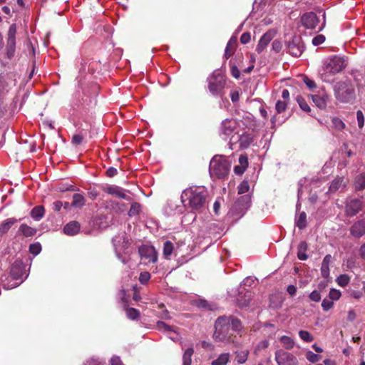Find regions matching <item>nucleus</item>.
I'll use <instances>...</instances> for the list:
<instances>
[{
	"mask_svg": "<svg viewBox=\"0 0 365 365\" xmlns=\"http://www.w3.org/2000/svg\"><path fill=\"white\" fill-rule=\"evenodd\" d=\"M331 128L341 131L345 128V124L340 118L334 117L331 118Z\"/></svg>",
	"mask_w": 365,
	"mask_h": 365,
	"instance_id": "f704fd0d",
	"label": "nucleus"
},
{
	"mask_svg": "<svg viewBox=\"0 0 365 365\" xmlns=\"http://www.w3.org/2000/svg\"><path fill=\"white\" fill-rule=\"evenodd\" d=\"M251 299L250 293L246 294L245 296V299H238V303L240 307H246L250 303Z\"/></svg>",
	"mask_w": 365,
	"mask_h": 365,
	"instance_id": "4d7b16f0",
	"label": "nucleus"
},
{
	"mask_svg": "<svg viewBox=\"0 0 365 365\" xmlns=\"http://www.w3.org/2000/svg\"><path fill=\"white\" fill-rule=\"evenodd\" d=\"M110 365H123L120 358L117 356H113L110 361Z\"/></svg>",
	"mask_w": 365,
	"mask_h": 365,
	"instance_id": "338daca9",
	"label": "nucleus"
},
{
	"mask_svg": "<svg viewBox=\"0 0 365 365\" xmlns=\"http://www.w3.org/2000/svg\"><path fill=\"white\" fill-rule=\"evenodd\" d=\"M231 74L235 78H239L240 76V71L236 66L231 67Z\"/></svg>",
	"mask_w": 365,
	"mask_h": 365,
	"instance_id": "774afa93",
	"label": "nucleus"
},
{
	"mask_svg": "<svg viewBox=\"0 0 365 365\" xmlns=\"http://www.w3.org/2000/svg\"><path fill=\"white\" fill-rule=\"evenodd\" d=\"M272 47L275 52L278 53L281 51L282 45L281 41L278 40H274L272 43Z\"/></svg>",
	"mask_w": 365,
	"mask_h": 365,
	"instance_id": "680f3d73",
	"label": "nucleus"
},
{
	"mask_svg": "<svg viewBox=\"0 0 365 365\" xmlns=\"http://www.w3.org/2000/svg\"><path fill=\"white\" fill-rule=\"evenodd\" d=\"M240 145L242 148H248L253 142V138L250 134H242L238 139Z\"/></svg>",
	"mask_w": 365,
	"mask_h": 365,
	"instance_id": "bb28decb",
	"label": "nucleus"
},
{
	"mask_svg": "<svg viewBox=\"0 0 365 365\" xmlns=\"http://www.w3.org/2000/svg\"><path fill=\"white\" fill-rule=\"evenodd\" d=\"M83 365H103L98 359L91 358L87 359Z\"/></svg>",
	"mask_w": 365,
	"mask_h": 365,
	"instance_id": "69168bd1",
	"label": "nucleus"
},
{
	"mask_svg": "<svg viewBox=\"0 0 365 365\" xmlns=\"http://www.w3.org/2000/svg\"><path fill=\"white\" fill-rule=\"evenodd\" d=\"M305 46L302 38L294 36L287 43V52L294 57H299L304 52Z\"/></svg>",
	"mask_w": 365,
	"mask_h": 365,
	"instance_id": "6e6552de",
	"label": "nucleus"
},
{
	"mask_svg": "<svg viewBox=\"0 0 365 365\" xmlns=\"http://www.w3.org/2000/svg\"><path fill=\"white\" fill-rule=\"evenodd\" d=\"M86 203V199L84 196L81 194H74L73 196V201L71 202V206L76 208H81L84 206Z\"/></svg>",
	"mask_w": 365,
	"mask_h": 365,
	"instance_id": "cd10ccee",
	"label": "nucleus"
},
{
	"mask_svg": "<svg viewBox=\"0 0 365 365\" xmlns=\"http://www.w3.org/2000/svg\"><path fill=\"white\" fill-rule=\"evenodd\" d=\"M227 319H229V327L234 331H237L240 333L242 330V326L240 319L232 317L229 316L227 317Z\"/></svg>",
	"mask_w": 365,
	"mask_h": 365,
	"instance_id": "5701e85b",
	"label": "nucleus"
},
{
	"mask_svg": "<svg viewBox=\"0 0 365 365\" xmlns=\"http://www.w3.org/2000/svg\"><path fill=\"white\" fill-rule=\"evenodd\" d=\"M16 222V219L14 217L8 218L6 220L3 221L0 224V237L6 234L12 227V225Z\"/></svg>",
	"mask_w": 365,
	"mask_h": 365,
	"instance_id": "4be33fe9",
	"label": "nucleus"
},
{
	"mask_svg": "<svg viewBox=\"0 0 365 365\" xmlns=\"http://www.w3.org/2000/svg\"><path fill=\"white\" fill-rule=\"evenodd\" d=\"M346 181L344 177H336L330 184L329 192H341L346 187Z\"/></svg>",
	"mask_w": 365,
	"mask_h": 365,
	"instance_id": "6ab92c4d",
	"label": "nucleus"
},
{
	"mask_svg": "<svg viewBox=\"0 0 365 365\" xmlns=\"http://www.w3.org/2000/svg\"><path fill=\"white\" fill-rule=\"evenodd\" d=\"M45 214L44 207L43 206H36L34 207L31 212V217L36 221H39L43 218Z\"/></svg>",
	"mask_w": 365,
	"mask_h": 365,
	"instance_id": "a878e982",
	"label": "nucleus"
},
{
	"mask_svg": "<svg viewBox=\"0 0 365 365\" xmlns=\"http://www.w3.org/2000/svg\"><path fill=\"white\" fill-rule=\"evenodd\" d=\"M208 89L210 93L215 96L223 98L225 91L226 80L219 70H215L207 79Z\"/></svg>",
	"mask_w": 365,
	"mask_h": 365,
	"instance_id": "7ed1b4c3",
	"label": "nucleus"
},
{
	"mask_svg": "<svg viewBox=\"0 0 365 365\" xmlns=\"http://www.w3.org/2000/svg\"><path fill=\"white\" fill-rule=\"evenodd\" d=\"M215 329L213 338L215 341L225 344L233 341L230 333L229 319H227L226 316L220 317L217 319Z\"/></svg>",
	"mask_w": 365,
	"mask_h": 365,
	"instance_id": "20e7f679",
	"label": "nucleus"
},
{
	"mask_svg": "<svg viewBox=\"0 0 365 365\" xmlns=\"http://www.w3.org/2000/svg\"><path fill=\"white\" fill-rule=\"evenodd\" d=\"M83 137L81 134H76L72 138L73 144L77 145H80L83 141Z\"/></svg>",
	"mask_w": 365,
	"mask_h": 365,
	"instance_id": "e2e57ef3",
	"label": "nucleus"
},
{
	"mask_svg": "<svg viewBox=\"0 0 365 365\" xmlns=\"http://www.w3.org/2000/svg\"><path fill=\"white\" fill-rule=\"evenodd\" d=\"M269 346V341L267 340L260 341L254 349V354H258L261 351L264 350Z\"/></svg>",
	"mask_w": 365,
	"mask_h": 365,
	"instance_id": "4c0bfd02",
	"label": "nucleus"
},
{
	"mask_svg": "<svg viewBox=\"0 0 365 365\" xmlns=\"http://www.w3.org/2000/svg\"><path fill=\"white\" fill-rule=\"evenodd\" d=\"M81 225L77 221H71L63 227V232L69 236H73L80 231Z\"/></svg>",
	"mask_w": 365,
	"mask_h": 365,
	"instance_id": "aec40b11",
	"label": "nucleus"
},
{
	"mask_svg": "<svg viewBox=\"0 0 365 365\" xmlns=\"http://www.w3.org/2000/svg\"><path fill=\"white\" fill-rule=\"evenodd\" d=\"M230 359L229 353L221 354L216 359L211 362V365H226Z\"/></svg>",
	"mask_w": 365,
	"mask_h": 365,
	"instance_id": "c85d7f7f",
	"label": "nucleus"
},
{
	"mask_svg": "<svg viewBox=\"0 0 365 365\" xmlns=\"http://www.w3.org/2000/svg\"><path fill=\"white\" fill-rule=\"evenodd\" d=\"M306 357L310 362L314 363L319 361V356L309 351L307 353Z\"/></svg>",
	"mask_w": 365,
	"mask_h": 365,
	"instance_id": "864d4df0",
	"label": "nucleus"
},
{
	"mask_svg": "<svg viewBox=\"0 0 365 365\" xmlns=\"http://www.w3.org/2000/svg\"><path fill=\"white\" fill-rule=\"evenodd\" d=\"M41 251V245L38 242L32 243L29 246V252L34 255H38Z\"/></svg>",
	"mask_w": 365,
	"mask_h": 365,
	"instance_id": "a18cd8bd",
	"label": "nucleus"
},
{
	"mask_svg": "<svg viewBox=\"0 0 365 365\" xmlns=\"http://www.w3.org/2000/svg\"><path fill=\"white\" fill-rule=\"evenodd\" d=\"M98 195L99 192L95 187H90L88 188V196L91 200H95L98 196Z\"/></svg>",
	"mask_w": 365,
	"mask_h": 365,
	"instance_id": "6e6d98bb",
	"label": "nucleus"
},
{
	"mask_svg": "<svg viewBox=\"0 0 365 365\" xmlns=\"http://www.w3.org/2000/svg\"><path fill=\"white\" fill-rule=\"evenodd\" d=\"M287 107V102L282 100H278L275 105V109L277 113H282V112H284L286 110Z\"/></svg>",
	"mask_w": 365,
	"mask_h": 365,
	"instance_id": "c03bdc74",
	"label": "nucleus"
},
{
	"mask_svg": "<svg viewBox=\"0 0 365 365\" xmlns=\"http://www.w3.org/2000/svg\"><path fill=\"white\" fill-rule=\"evenodd\" d=\"M208 192L204 186H190L181 194L184 207L192 212H200L205 208Z\"/></svg>",
	"mask_w": 365,
	"mask_h": 365,
	"instance_id": "f257e3e1",
	"label": "nucleus"
},
{
	"mask_svg": "<svg viewBox=\"0 0 365 365\" xmlns=\"http://www.w3.org/2000/svg\"><path fill=\"white\" fill-rule=\"evenodd\" d=\"M355 188L357 190L365 189V173L357 175L355 178Z\"/></svg>",
	"mask_w": 365,
	"mask_h": 365,
	"instance_id": "2f4dec72",
	"label": "nucleus"
},
{
	"mask_svg": "<svg viewBox=\"0 0 365 365\" xmlns=\"http://www.w3.org/2000/svg\"><path fill=\"white\" fill-rule=\"evenodd\" d=\"M312 98L318 108H324L327 106V101L328 98L327 95H312Z\"/></svg>",
	"mask_w": 365,
	"mask_h": 365,
	"instance_id": "393cba45",
	"label": "nucleus"
},
{
	"mask_svg": "<svg viewBox=\"0 0 365 365\" xmlns=\"http://www.w3.org/2000/svg\"><path fill=\"white\" fill-rule=\"evenodd\" d=\"M235 354H236L235 359L237 361V363L240 364H244L247 360V357L249 355V351L247 349L237 351L235 352Z\"/></svg>",
	"mask_w": 365,
	"mask_h": 365,
	"instance_id": "7c9ffc66",
	"label": "nucleus"
},
{
	"mask_svg": "<svg viewBox=\"0 0 365 365\" xmlns=\"http://www.w3.org/2000/svg\"><path fill=\"white\" fill-rule=\"evenodd\" d=\"M336 282L339 286L346 287L349 283V277L346 274H341Z\"/></svg>",
	"mask_w": 365,
	"mask_h": 365,
	"instance_id": "de8ad7c7",
	"label": "nucleus"
},
{
	"mask_svg": "<svg viewBox=\"0 0 365 365\" xmlns=\"http://www.w3.org/2000/svg\"><path fill=\"white\" fill-rule=\"evenodd\" d=\"M275 361L277 365H298L297 358L292 354L282 349L276 351Z\"/></svg>",
	"mask_w": 365,
	"mask_h": 365,
	"instance_id": "1a4fd4ad",
	"label": "nucleus"
},
{
	"mask_svg": "<svg viewBox=\"0 0 365 365\" xmlns=\"http://www.w3.org/2000/svg\"><path fill=\"white\" fill-rule=\"evenodd\" d=\"M356 118L358 122V126L361 128L364 125V116L361 110L356 112Z\"/></svg>",
	"mask_w": 365,
	"mask_h": 365,
	"instance_id": "5fc2aeb1",
	"label": "nucleus"
},
{
	"mask_svg": "<svg viewBox=\"0 0 365 365\" xmlns=\"http://www.w3.org/2000/svg\"><path fill=\"white\" fill-rule=\"evenodd\" d=\"M156 327L158 330L166 331L169 334V338L173 341L178 339V334L174 331L173 328L162 321H158L156 324Z\"/></svg>",
	"mask_w": 365,
	"mask_h": 365,
	"instance_id": "412c9836",
	"label": "nucleus"
},
{
	"mask_svg": "<svg viewBox=\"0 0 365 365\" xmlns=\"http://www.w3.org/2000/svg\"><path fill=\"white\" fill-rule=\"evenodd\" d=\"M138 251L140 256L147 259L149 262H155L158 259L155 250L152 247L142 246Z\"/></svg>",
	"mask_w": 365,
	"mask_h": 365,
	"instance_id": "f3484780",
	"label": "nucleus"
},
{
	"mask_svg": "<svg viewBox=\"0 0 365 365\" xmlns=\"http://www.w3.org/2000/svg\"><path fill=\"white\" fill-rule=\"evenodd\" d=\"M19 230L23 233L24 235L26 237L33 236L35 233L34 228L28 226L26 224L21 225Z\"/></svg>",
	"mask_w": 365,
	"mask_h": 365,
	"instance_id": "e433bc0d",
	"label": "nucleus"
},
{
	"mask_svg": "<svg viewBox=\"0 0 365 365\" xmlns=\"http://www.w3.org/2000/svg\"><path fill=\"white\" fill-rule=\"evenodd\" d=\"M280 342L286 349H292L294 346V341L287 336H282L280 338Z\"/></svg>",
	"mask_w": 365,
	"mask_h": 365,
	"instance_id": "58836bf2",
	"label": "nucleus"
},
{
	"mask_svg": "<svg viewBox=\"0 0 365 365\" xmlns=\"http://www.w3.org/2000/svg\"><path fill=\"white\" fill-rule=\"evenodd\" d=\"M173 250V244L169 241L167 240L163 244V255L165 258H168Z\"/></svg>",
	"mask_w": 365,
	"mask_h": 365,
	"instance_id": "c9c22d12",
	"label": "nucleus"
},
{
	"mask_svg": "<svg viewBox=\"0 0 365 365\" xmlns=\"http://www.w3.org/2000/svg\"><path fill=\"white\" fill-rule=\"evenodd\" d=\"M194 353L192 348L187 349L182 356V365H191L192 356Z\"/></svg>",
	"mask_w": 365,
	"mask_h": 365,
	"instance_id": "473e14b6",
	"label": "nucleus"
},
{
	"mask_svg": "<svg viewBox=\"0 0 365 365\" xmlns=\"http://www.w3.org/2000/svg\"><path fill=\"white\" fill-rule=\"evenodd\" d=\"M141 209V205L138 202H133L128 211V215L132 217L138 215Z\"/></svg>",
	"mask_w": 365,
	"mask_h": 365,
	"instance_id": "a19ab883",
	"label": "nucleus"
},
{
	"mask_svg": "<svg viewBox=\"0 0 365 365\" xmlns=\"http://www.w3.org/2000/svg\"><path fill=\"white\" fill-rule=\"evenodd\" d=\"M276 35V31L274 29H269L260 38L258 44L256 47V51L258 53H262L267 46L269 43L273 39Z\"/></svg>",
	"mask_w": 365,
	"mask_h": 365,
	"instance_id": "dca6fc26",
	"label": "nucleus"
},
{
	"mask_svg": "<svg viewBox=\"0 0 365 365\" xmlns=\"http://www.w3.org/2000/svg\"><path fill=\"white\" fill-rule=\"evenodd\" d=\"M251 38V35L248 32H245L242 34V35L240 37V42L242 44H246L250 42Z\"/></svg>",
	"mask_w": 365,
	"mask_h": 365,
	"instance_id": "0e129e2a",
	"label": "nucleus"
},
{
	"mask_svg": "<svg viewBox=\"0 0 365 365\" xmlns=\"http://www.w3.org/2000/svg\"><path fill=\"white\" fill-rule=\"evenodd\" d=\"M307 243L304 241H302L297 247V257L300 260H306L308 258V255L306 252L307 250Z\"/></svg>",
	"mask_w": 365,
	"mask_h": 365,
	"instance_id": "b1692460",
	"label": "nucleus"
},
{
	"mask_svg": "<svg viewBox=\"0 0 365 365\" xmlns=\"http://www.w3.org/2000/svg\"><path fill=\"white\" fill-rule=\"evenodd\" d=\"M126 315L130 319L135 320L139 317L140 312L138 309L130 307L126 309Z\"/></svg>",
	"mask_w": 365,
	"mask_h": 365,
	"instance_id": "ea45409f",
	"label": "nucleus"
},
{
	"mask_svg": "<svg viewBox=\"0 0 365 365\" xmlns=\"http://www.w3.org/2000/svg\"><path fill=\"white\" fill-rule=\"evenodd\" d=\"M309 298L312 301L318 302L321 300V294L320 292L317 290H314L309 294Z\"/></svg>",
	"mask_w": 365,
	"mask_h": 365,
	"instance_id": "13d9d810",
	"label": "nucleus"
},
{
	"mask_svg": "<svg viewBox=\"0 0 365 365\" xmlns=\"http://www.w3.org/2000/svg\"><path fill=\"white\" fill-rule=\"evenodd\" d=\"M299 336L305 342H311L314 340L312 335L305 330H300L299 331Z\"/></svg>",
	"mask_w": 365,
	"mask_h": 365,
	"instance_id": "79ce46f5",
	"label": "nucleus"
},
{
	"mask_svg": "<svg viewBox=\"0 0 365 365\" xmlns=\"http://www.w3.org/2000/svg\"><path fill=\"white\" fill-rule=\"evenodd\" d=\"M231 165L222 155H215L210 163L209 172L212 178H225L230 172Z\"/></svg>",
	"mask_w": 365,
	"mask_h": 365,
	"instance_id": "f03ea898",
	"label": "nucleus"
},
{
	"mask_svg": "<svg viewBox=\"0 0 365 365\" xmlns=\"http://www.w3.org/2000/svg\"><path fill=\"white\" fill-rule=\"evenodd\" d=\"M196 304L200 308L211 309V307H210V304H208L207 301L205 299L197 300Z\"/></svg>",
	"mask_w": 365,
	"mask_h": 365,
	"instance_id": "052dcab7",
	"label": "nucleus"
},
{
	"mask_svg": "<svg viewBox=\"0 0 365 365\" xmlns=\"http://www.w3.org/2000/svg\"><path fill=\"white\" fill-rule=\"evenodd\" d=\"M25 274V265L21 260H16L11 266L10 275L14 280L21 279Z\"/></svg>",
	"mask_w": 365,
	"mask_h": 365,
	"instance_id": "4468645a",
	"label": "nucleus"
},
{
	"mask_svg": "<svg viewBox=\"0 0 365 365\" xmlns=\"http://www.w3.org/2000/svg\"><path fill=\"white\" fill-rule=\"evenodd\" d=\"M345 66L346 64L343 58L339 56L330 58L324 63L323 73L321 74L322 78L323 81H328L327 79L328 74L334 75L341 71Z\"/></svg>",
	"mask_w": 365,
	"mask_h": 365,
	"instance_id": "423d86ee",
	"label": "nucleus"
},
{
	"mask_svg": "<svg viewBox=\"0 0 365 365\" xmlns=\"http://www.w3.org/2000/svg\"><path fill=\"white\" fill-rule=\"evenodd\" d=\"M295 225L299 229L302 230L307 226V215L304 212H302L298 217L295 219Z\"/></svg>",
	"mask_w": 365,
	"mask_h": 365,
	"instance_id": "c756f323",
	"label": "nucleus"
},
{
	"mask_svg": "<svg viewBox=\"0 0 365 365\" xmlns=\"http://www.w3.org/2000/svg\"><path fill=\"white\" fill-rule=\"evenodd\" d=\"M251 205V197L250 195L240 196L231 207L229 213L235 219L241 218L249 209Z\"/></svg>",
	"mask_w": 365,
	"mask_h": 365,
	"instance_id": "0eeeda50",
	"label": "nucleus"
},
{
	"mask_svg": "<svg viewBox=\"0 0 365 365\" xmlns=\"http://www.w3.org/2000/svg\"><path fill=\"white\" fill-rule=\"evenodd\" d=\"M334 306V302L331 299H324L322 302V307L324 311L327 312Z\"/></svg>",
	"mask_w": 365,
	"mask_h": 365,
	"instance_id": "09e8293b",
	"label": "nucleus"
},
{
	"mask_svg": "<svg viewBox=\"0 0 365 365\" xmlns=\"http://www.w3.org/2000/svg\"><path fill=\"white\" fill-rule=\"evenodd\" d=\"M297 101L302 110L306 112H309L311 110L310 107L302 97L298 96Z\"/></svg>",
	"mask_w": 365,
	"mask_h": 365,
	"instance_id": "49530a36",
	"label": "nucleus"
},
{
	"mask_svg": "<svg viewBox=\"0 0 365 365\" xmlns=\"http://www.w3.org/2000/svg\"><path fill=\"white\" fill-rule=\"evenodd\" d=\"M321 274L322 277L327 278L329 276V265L322 264L321 266Z\"/></svg>",
	"mask_w": 365,
	"mask_h": 365,
	"instance_id": "bf43d9fd",
	"label": "nucleus"
},
{
	"mask_svg": "<svg viewBox=\"0 0 365 365\" xmlns=\"http://www.w3.org/2000/svg\"><path fill=\"white\" fill-rule=\"evenodd\" d=\"M236 121L234 119H225L222 122L220 135L226 139L232 135L236 128Z\"/></svg>",
	"mask_w": 365,
	"mask_h": 365,
	"instance_id": "2eb2a0df",
	"label": "nucleus"
},
{
	"mask_svg": "<svg viewBox=\"0 0 365 365\" xmlns=\"http://www.w3.org/2000/svg\"><path fill=\"white\" fill-rule=\"evenodd\" d=\"M236 42H237V38L234 37V36L232 37L229 40V41L226 46L225 51V55H224V56L226 59H228L232 56V53L230 51V50L232 49V46L235 45Z\"/></svg>",
	"mask_w": 365,
	"mask_h": 365,
	"instance_id": "72a5a7b5",
	"label": "nucleus"
},
{
	"mask_svg": "<svg viewBox=\"0 0 365 365\" xmlns=\"http://www.w3.org/2000/svg\"><path fill=\"white\" fill-rule=\"evenodd\" d=\"M150 279V274L148 272H141L139 277V281L141 284H146Z\"/></svg>",
	"mask_w": 365,
	"mask_h": 365,
	"instance_id": "3c124183",
	"label": "nucleus"
},
{
	"mask_svg": "<svg viewBox=\"0 0 365 365\" xmlns=\"http://www.w3.org/2000/svg\"><path fill=\"white\" fill-rule=\"evenodd\" d=\"M329 297L332 301H336L340 298L341 292L337 289H331L329 293Z\"/></svg>",
	"mask_w": 365,
	"mask_h": 365,
	"instance_id": "8fccbe9b",
	"label": "nucleus"
},
{
	"mask_svg": "<svg viewBox=\"0 0 365 365\" xmlns=\"http://www.w3.org/2000/svg\"><path fill=\"white\" fill-rule=\"evenodd\" d=\"M351 235L360 238L365 235V218L356 221L350 228Z\"/></svg>",
	"mask_w": 365,
	"mask_h": 365,
	"instance_id": "a211bd4d",
	"label": "nucleus"
},
{
	"mask_svg": "<svg viewBox=\"0 0 365 365\" xmlns=\"http://www.w3.org/2000/svg\"><path fill=\"white\" fill-rule=\"evenodd\" d=\"M238 193L242 195L247 192L250 190V184L248 181L243 180L240 182V184L238 185Z\"/></svg>",
	"mask_w": 365,
	"mask_h": 365,
	"instance_id": "37998d69",
	"label": "nucleus"
},
{
	"mask_svg": "<svg viewBox=\"0 0 365 365\" xmlns=\"http://www.w3.org/2000/svg\"><path fill=\"white\" fill-rule=\"evenodd\" d=\"M325 41V36L322 34H319V35H317L314 38H313L312 39V44L314 46H319V45H321L322 43H323Z\"/></svg>",
	"mask_w": 365,
	"mask_h": 365,
	"instance_id": "603ef678",
	"label": "nucleus"
},
{
	"mask_svg": "<svg viewBox=\"0 0 365 365\" xmlns=\"http://www.w3.org/2000/svg\"><path fill=\"white\" fill-rule=\"evenodd\" d=\"M302 25L307 29H314L319 24V20L314 12H307L301 17Z\"/></svg>",
	"mask_w": 365,
	"mask_h": 365,
	"instance_id": "ddd939ff",
	"label": "nucleus"
},
{
	"mask_svg": "<svg viewBox=\"0 0 365 365\" xmlns=\"http://www.w3.org/2000/svg\"><path fill=\"white\" fill-rule=\"evenodd\" d=\"M16 25L13 24L10 26L7 33L6 55L9 59L14 56L16 49Z\"/></svg>",
	"mask_w": 365,
	"mask_h": 365,
	"instance_id": "9d476101",
	"label": "nucleus"
},
{
	"mask_svg": "<svg viewBox=\"0 0 365 365\" xmlns=\"http://www.w3.org/2000/svg\"><path fill=\"white\" fill-rule=\"evenodd\" d=\"M363 201L360 199H349L346 203L347 215L353 217L362 210Z\"/></svg>",
	"mask_w": 365,
	"mask_h": 365,
	"instance_id": "f8f14e48",
	"label": "nucleus"
},
{
	"mask_svg": "<svg viewBox=\"0 0 365 365\" xmlns=\"http://www.w3.org/2000/svg\"><path fill=\"white\" fill-rule=\"evenodd\" d=\"M115 255L122 263L126 264L129 261V256L125 250L128 249V240L125 232L116 235L112 239Z\"/></svg>",
	"mask_w": 365,
	"mask_h": 365,
	"instance_id": "39448f33",
	"label": "nucleus"
},
{
	"mask_svg": "<svg viewBox=\"0 0 365 365\" xmlns=\"http://www.w3.org/2000/svg\"><path fill=\"white\" fill-rule=\"evenodd\" d=\"M103 190L109 195L126 200L128 201H130L132 200L131 197L128 195V193H129L128 191L115 185H106L103 187Z\"/></svg>",
	"mask_w": 365,
	"mask_h": 365,
	"instance_id": "9b49d317",
	"label": "nucleus"
}]
</instances>
